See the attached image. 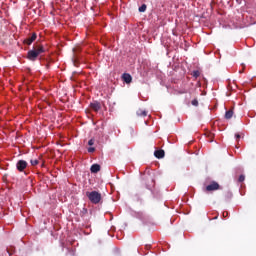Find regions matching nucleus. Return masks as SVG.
I'll return each instance as SVG.
<instances>
[{
	"label": "nucleus",
	"mask_w": 256,
	"mask_h": 256,
	"mask_svg": "<svg viewBox=\"0 0 256 256\" xmlns=\"http://www.w3.org/2000/svg\"><path fill=\"white\" fill-rule=\"evenodd\" d=\"M45 53V47L43 45H35L32 50H29L27 53V59L29 61H37L39 55Z\"/></svg>",
	"instance_id": "1"
},
{
	"label": "nucleus",
	"mask_w": 256,
	"mask_h": 256,
	"mask_svg": "<svg viewBox=\"0 0 256 256\" xmlns=\"http://www.w3.org/2000/svg\"><path fill=\"white\" fill-rule=\"evenodd\" d=\"M86 196L94 205L101 203L102 196L98 191L86 192Z\"/></svg>",
	"instance_id": "2"
},
{
	"label": "nucleus",
	"mask_w": 256,
	"mask_h": 256,
	"mask_svg": "<svg viewBox=\"0 0 256 256\" xmlns=\"http://www.w3.org/2000/svg\"><path fill=\"white\" fill-rule=\"evenodd\" d=\"M221 189V186L216 181H212L209 185L206 186V191H219Z\"/></svg>",
	"instance_id": "3"
},
{
	"label": "nucleus",
	"mask_w": 256,
	"mask_h": 256,
	"mask_svg": "<svg viewBox=\"0 0 256 256\" xmlns=\"http://www.w3.org/2000/svg\"><path fill=\"white\" fill-rule=\"evenodd\" d=\"M16 169L20 172H23L25 171V169H27V161L25 160H19L17 163H16Z\"/></svg>",
	"instance_id": "4"
},
{
	"label": "nucleus",
	"mask_w": 256,
	"mask_h": 256,
	"mask_svg": "<svg viewBox=\"0 0 256 256\" xmlns=\"http://www.w3.org/2000/svg\"><path fill=\"white\" fill-rule=\"evenodd\" d=\"M37 39V33H32L31 37L24 40L25 45H31Z\"/></svg>",
	"instance_id": "5"
},
{
	"label": "nucleus",
	"mask_w": 256,
	"mask_h": 256,
	"mask_svg": "<svg viewBox=\"0 0 256 256\" xmlns=\"http://www.w3.org/2000/svg\"><path fill=\"white\" fill-rule=\"evenodd\" d=\"M90 107L91 109H93V111H100L101 110V103H99L98 101H94L92 103H90Z\"/></svg>",
	"instance_id": "6"
},
{
	"label": "nucleus",
	"mask_w": 256,
	"mask_h": 256,
	"mask_svg": "<svg viewBox=\"0 0 256 256\" xmlns=\"http://www.w3.org/2000/svg\"><path fill=\"white\" fill-rule=\"evenodd\" d=\"M154 157H156V159H163V157H165V150L163 149L156 150L154 152Z\"/></svg>",
	"instance_id": "7"
},
{
	"label": "nucleus",
	"mask_w": 256,
	"mask_h": 256,
	"mask_svg": "<svg viewBox=\"0 0 256 256\" xmlns=\"http://www.w3.org/2000/svg\"><path fill=\"white\" fill-rule=\"evenodd\" d=\"M122 79H123L124 83H127V84H129V83H131V81H133V77H131V74H129V73H124L122 75Z\"/></svg>",
	"instance_id": "8"
},
{
	"label": "nucleus",
	"mask_w": 256,
	"mask_h": 256,
	"mask_svg": "<svg viewBox=\"0 0 256 256\" xmlns=\"http://www.w3.org/2000/svg\"><path fill=\"white\" fill-rule=\"evenodd\" d=\"M91 173H99L101 171V165L93 164L90 168Z\"/></svg>",
	"instance_id": "9"
},
{
	"label": "nucleus",
	"mask_w": 256,
	"mask_h": 256,
	"mask_svg": "<svg viewBox=\"0 0 256 256\" xmlns=\"http://www.w3.org/2000/svg\"><path fill=\"white\" fill-rule=\"evenodd\" d=\"M138 117H147V111L139 109L137 112Z\"/></svg>",
	"instance_id": "10"
},
{
	"label": "nucleus",
	"mask_w": 256,
	"mask_h": 256,
	"mask_svg": "<svg viewBox=\"0 0 256 256\" xmlns=\"http://www.w3.org/2000/svg\"><path fill=\"white\" fill-rule=\"evenodd\" d=\"M233 117V110H228L225 113V119H232Z\"/></svg>",
	"instance_id": "11"
},
{
	"label": "nucleus",
	"mask_w": 256,
	"mask_h": 256,
	"mask_svg": "<svg viewBox=\"0 0 256 256\" xmlns=\"http://www.w3.org/2000/svg\"><path fill=\"white\" fill-rule=\"evenodd\" d=\"M138 10H139L140 13H145L147 11V5L142 4L141 7H139Z\"/></svg>",
	"instance_id": "12"
},
{
	"label": "nucleus",
	"mask_w": 256,
	"mask_h": 256,
	"mask_svg": "<svg viewBox=\"0 0 256 256\" xmlns=\"http://www.w3.org/2000/svg\"><path fill=\"white\" fill-rule=\"evenodd\" d=\"M201 75V72H199V70H194L192 72V77H195V79H197V77H199Z\"/></svg>",
	"instance_id": "13"
},
{
	"label": "nucleus",
	"mask_w": 256,
	"mask_h": 256,
	"mask_svg": "<svg viewBox=\"0 0 256 256\" xmlns=\"http://www.w3.org/2000/svg\"><path fill=\"white\" fill-rule=\"evenodd\" d=\"M30 163H31V165H32L33 167H35V165H39V160H37V159H32V160H30Z\"/></svg>",
	"instance_id": "14"
},
{
	"label": "nucleus",
	"mask_w": 256,
	"mask_h": 256,
	"mask_svg": "<svg viewBox=\"0 0 256 256\" xmlns=\"http://www.w3.org/2000/svg\"><path fill=\"white\" fill-rule=\"evenodd\" d=\"M245 181V175L241 174L238 178V183H243Z\"/></svg>",
	"instance_id": "15"
},
{
	"label": "nucleus",
	"mask_w": 256,
	"mask_h": 256,
	"mask_svg": "<svg viewBox=\"0 0 256 256\" xmlns=\"http://www.w3.org/2000/svg\"><path fill=\"white\" fill-rule=\"evenodd\" d=\"M192 105H194V107H197L199 105V101L197 99L192 100Z\"/></svg>",
	"instance_id": "16"
},
{
	"label": "nucleus",
	"mask_w": 256,
	"mask_h": 256,
	"mask_svg": "<svg viewBox=\"0 0 256 256\" xmlns=\"http://www.w3.org/2000/svg\"><path fill=\"white\" fill-rule=\"evenodd\" d=\"M88 145H90V147L93 146V145H95V139H90V140L88 141Z\"/></svg>",
	"instance_id": "17"
},
{
	"label": "nucleus",
	"mask_w": 256,
	"mask_h": 256,
	"mask_svg": "<svg viewBox=\"0 0 256 256\" xmlns=\"http://www.w3.org/2000/svg\"><path fill=\"white\" fill-rule=\"evenodd\" d=\"M88 153H95V147L88 148Z\"/></svg>",
	"instance_id": "18"
},
{
	"label": "nucleus",
	"mask_w": 256,
	"mask_h": 256,
	"mask_svg": "<svg viewBox=\"0 0 256 256\" xmlns=\"http://www.w3.org/2000/svg\"><path fill=\"white\" fill-rule=\"evenodd\" d=\"M235 138H236V141H239V139H241V135L240 134H235Z\"/></svg>",
	"instance_id": "19"
},
{
	"label": "nucleus",
	"mask_w": 256,
	"mask_h": 256,
	"mask_svg": "<svg viewBox=\"0 0 256 256\" xmlns=\"http://www.w3.org/2000/svg\"><path fill=\"white\" fill-rule=\"evenodd\" d=\"M239 73H243V70H240Z\"/></svg>",
	"instance_id": "20"
}]
</instances>
